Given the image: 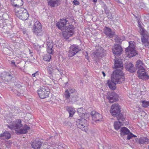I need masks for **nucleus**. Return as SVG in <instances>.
Listing matches in <instances>:
<instances>
[{
  "label": "nucleus",
  "mask_w": 149,
  "mask_h": 149,
  "mask_svg": "<svg viewBox=\"0 0 149 149\" xmlns=\"http://www.w3.org/2000/svg\"><path fill=\"white\" fill-rule=\"evenodd\" d=\"M124 74L120 69L115 70L111 74V81H108V85L109 88L112 90L116 89V85L117 84H120L125 81Z\"/></svg>",
  "instance_id": "f257e3e1"
},
{
  "label": "nucleus",
  "mask_w": 149,
  "mask_h": 149,
  "mask_svg": "<svg viewBox=\"0 0 149 149\" xmlns=\"http://www.w3.org/2000/svg\"><path fill=\"white\" fill-rule=\"evenodd\" d=\"M22 121L20 119H17L15 121H13L8 125V127L12 130H15L17 134L26 133L30 129V127L25 124L22 127Z\"/></svg>",
  "instance_id": "f03ea898"
},
{
  "label": "nucleus",
  "mask_w": 149,
  "mask_h": 149,
  "mask_svg": "<svg viewBox=\"0 0 149 149\" xmlns=\"http://www.w3.org/2000/svg\"><path fill=\"white\" fill-rule=\"evenodd\" d=\"M121 107L118 103H114L112 105L111 107L110 112L111 115L114 117L117 116V120L121 118V120L124 121L125 118L121 113Z\"/></svg>",
  "instance_id": "7ed1b4c3"
},
{
  "label": "nucleus",
  "mask_w": 149,
  "mask_h": 149,
  "mask_svg": "<svg viewBox=\"0 0 149 149\" xmlns=\"http://www.w3.org/2000/svg\"><path fill=\"white\" fill-rule=\"evenodd\" d=\"M16 16L22 20L27 19L29 17V14L26 10L24 8L19 7L15 9Z\"/></svg>",
  "instance_id": "20e7f679"
},
{
  "label": "nucleus",
  "mask_w": 149,
  "mask_h": 149,
  "mask_svg": "<svg viewBox=\"0 0 149 149\" xmlns=\"http://www.w3.org/2000/svg\"><path fill=\"white\" fill-rule=\"evenodd\" d=\"M129 46L125 48V51L126 54L129 57L131 58L137 54L135 50V43L133 41L129 42Z\"/></svg>",
  "instance_id": "39448f33"
},
{
  "label": "nucleus",
  "mask_w": 149,
  "mask_h": 149,
  "mask_svg": "<svg viewBox=\"0 0 149 149\" xmlns=\"http://www.w3.org/2000/svg\"><path fill=\"white\" fill-rule=\"evenodd\" d=\"M76 125L78 127L86 132L88 130L87 121L83 118L79 119L76 121Z\"/></svg>",
  "instance_id": "423d86ee"
},
{
  "label": "nucleus",
  "mask_w": 149,
  "mask_h": 149,
  "mask_svg": "<svg viewBox=\"0 0 149 149\" xmlns=\"http://www.w3.org/2000/svg\"><path fill=\"white\" fill-rule=\"evenodd\" d=\"M37 93L40 98L44 99L48 96L50 90L47 87L43 86L38 89Z\"/></svg>",
  "instance_id": "0eeeda50"
},
{
  "label": "nucleus",
  "mask_w": 149,
  "mask_h": 149,
  "mask_svg": "<svg viewBox=\"0 0 149 149\" xmlns=\"http://www.w3.org/2000/svg\"><path fill=\"white\" fill-rule=\"evenodd\" d=\"M142 34L141 40L143 45L146 48L149 49V34L143 29H142Z\"/></svg>",
  "instance_id": "6e6552de"
},
{
  "label": "nucleus",
  "mask_w": 149,
  "mask_h": 149,
  "mask_svg": "<svg viewBox=\"0 0 149 149\" xmlns=\"http://www.w3.org/2000/svg\"><path fill=\"white\" fill-rule=\"evenodd\" d=\"M118 95L113 91L108 92L107 97L110 103H113L118 100Z\"/></svg>",
  "instance_id": "1a4fd4ad"
},
{
  "label": "nucleus",
  "mask_w": 149,
  "mask_h": 149,
  "mask_svg": "<svg viewBox=\"0 0 149 149\" xmlns=\"http://www.w3.org/2000/svg\"><path fill=\"white\" fill-rule=\"evenodd\" d=\"M42 27L41 24L38 21H37L34 24L33 32L37 35H41L40 33L42 31Z\"/></svg>",
  "instance_id": "9d476101"
},
{
  "label": "nucleus",
  "mask_w": 149,
  "mask_h": 149,
  "mask_svg": "<svg viewBox=\"0 0 149 149\" xmlns=\"http://www.w3.org/2000/svg\"><path fill=\"white\" fill-rule=\"evenodd\" d=\"M14 75L11 72H9L6 71L2 72L1 74V77L3 80L8 81L14 78Z\"/></svg>",
  "instance_id": "9b49d317"
},
{
  "label": "nucleus",
  "mask_w": 149,
  "mask_h": 149,
  "mask_svg": "<svg viewBox=\"0 0 149 149\" xmlns=\"http://www.w3.org/2000/svg\"><path fill=\"white\" fill-rule=\"evenodd\" d=\"M81 50L80 49L77 45H74L70 48L68 56L69 57H72Z\"/></svg>",
  "instance_id": "f8f14e48"
},
{
  "label": "nucleus",
  "mask_w": 149,
  "mask_h": 149,
  "mask_svg": "<svg viewBox=\"0 0 149 149\" xmlns=\"http://www.w3.org/2000/svg\"><path fill=\"white\" fill-rule=\"evenodd\" d=\"M91 114L92 119L96 123H98L99 122L102 120V116L97 112L93 111L91 112Z\"/></svg>",
  "instance_id": "ddd939ff"
},
{
  "label": "nucleus",
  "mask_w": 149,
  "mask_h": 149,
  "mask_svg": "<svg viewBox=\"0 0 149 149\" xmlns=\"http://www.w3.org/2000/svg\"><path fill=\"white\" fill-rule=\"evenodd\" d=\"M42 142L38 138L32 141L31 143L32 147L34 149H40Z\"/></svg>",
  "instance_id": "4468645a"
},
{
  "label": "nucleus",
  "mask_w": 149,
  "mask_h": 149,
  "mask_svg": "<svg viewBox=\"0 0 149 149\" xmlns=\"http://www.w3.org/2000/svg\"><path fill=\"white\" fill-rule=\"evenodd\" d=\"M104 32L107 37L110 38H112L115 34L114 31H112L111 29L108 26H105L103 29Z\"/></svg>",
  "instance_id": "2eb2a0df"
},
{
  "label": "nucleus",
  "mask_w": 149,
  "mask_h": 149,
  "mask_svg": "<svg viewBox=\"0 0 149 149\" xmlns=\"http://www.w3.org/2000/svg\"><path fill=\"white\" fill-rule=\"evenodd\" d=\"M122 49L119 44L115 45L114 48L112 49L113 53L116 56L120 55L122 52Z\"/></svg>",
  "instance_id": "dca6fc26"
},
{
  "label": "nucleus",
  "mask_w": 149,
  "mask_h": 149,
  "mask_svg": "<svg viewBox=\"0 0 149 149\" xmlns=\"http://www.w3.org/2000/svg\"><path fill=\"white\" fill-rule=\"evenodd\" d=\"M145 70L143 71H137V76L140 79L143 80H148L149 78L148 74L145 72Z\"/></svg>",
  "instance_id": "f3484780"
},
{
  "label": "nucleus",
  "mask_w": 149,
  "mask_h": 149,
  "mask_svg": "<svg viewBox=\"0 0 149 149\" xmlns=\"http://www.w3.org/2000/svg\"><path fill=\"white\" fill-rule=\"evenodd\" d=\"M125 68L127 70L131 73H134L136 70L133 65L130 62H128L125 63Z\"/></svg>",
  "instance_id": "a211bd4d"
},
{
  "label": "nucleus",
  "mask_w": 149,
  "mask_h": 149,
  "mask_svg": "<svg viewBox=\"0 0 149 149\" xmlns=\"http://www.w3.org/2000/svg\"><path fill=\"white\" fill-rule=\"evenodd\" d=\"M136 67L135 68L136 70H137V71H143L144 70H145L143 64L141 60H139L137 61Z\"/></svg>",
  "instance_id": "6ab92c4d"
},
{
  "label": "nucleus",
  "mask_w": 149,
  "mask_h": 149,
  "mask_svg": "<svg viewBox=\"0 0 149 149\" xmlns=\"http://www.w3.org/2000/svg\"><path fill=\"white\" fill-rule=\"evenodd\" d=\"M114 60L115 68H120L121 69H123V64L121 59L115 58Z\"/></svg>",
  "instance_id": "aec40b11"
},
{
  "label": "nucleus",
  "mask_w": 149,
  "mask_h": 149,
  "mask_svg": "<svg viewBox=\"0 0 149 149\" xmlns=\"http://www.w3.org/2000/svg\"><path fill=\"white\" fill-rule=\"evenodd\" d=\"M53 44L52 41H48L47 43V52L49 54H52L53 50L52 48Z\"/></svg>",
  "instance_id": "412c9836"
},
{
  "label": "nucleus",
  "mask_w": 149,
  "mask_h": 149,
  "mask_svg": "<svg viewBox=\"0 0 149 149\" xmlns=\"http://www.w3.org/2000/svg\"><path fill=\"white\" fill-rule=\"evenodd\" d=\"M14 2L12 5L16 8L20 7L23 4V1L22 0H14Z\"/></svg>",
  "instance_id": "4be33fe9"
},
{
  "label": "nucleus",
  "mask_w": 149,
  "mask_h": 149,
  "mask_svg": "<svg viewBox=\"0 0 149 149\" xmlns=\"http://www.w3.org/2000/svg\"><path fill=\"white\" fill-rule=\"evenodd\" d=\"M118 121V122L116 121L114 123V126L115 129L118 130L120 129V126L123 125V121L121 120V118H120L119 120H117Z\"/></svg>",
  "instance_id": "5701e85b"
},
{
  "label": "nucleus",
  "mask_w": 149,
  "mask_h": 149,
  "mask_svg": "<svg viewBox=\"0 0 149 149\" xmlns=\"http://www.w3.org/2000/svg\"><path fill=\"white\" fill-rule=\"evenodd\" d=\"M121 136L122 137L125 135H127L130 133V131L125 127L121 128L120 130Z\"/></svg>",
  "instance_id": "b1692460"
},
{
  "label": "nucleus",
  "mask_w": 149,
  "mask_h": 149,
  "mask_svg": "<svg viewBox=\"0 0 149 149\" xmlns=\"http://www.w3.org/2000/svg\"><path fill=\"white\" fill-rule=\"evenodd\" d=\"M74 29L75 28L74 26L71 24L69 25L66 27V31L69 33L72 34V35L74 33Z\"/></svg>",
  "instance_id": "393cba45"
},
{
  "label": "nucleus",
  "mask_w": 149,
  "mask_h": 149,
  "mask_svg": "<svg viewBox=\"0 0 149 149\" xmlns=\"http://www.w3.org/2000/svg\"><path fill=\"white\" fill-rule=\"evenodd\" d=\"M0 137H2L3 139H9L11 137L10 133L7 131H5L4 132L0 134Z\"/></svg>",
  "instance_id": "a878e982"
},
{
  "label": "nucleus",
  "mask_w": 149,
  "mask_h": 149,
  "mask_svg": "<svg viewBox=\"0 0 149 149\" xmlns=\"http://www.w3.org/2000/svg\"><path fill=\"white\" fill-rule=\"evenodd\" d=\"M66 109L69 113V116L72 117L75 112L74 109L71 107L68 106L66 107Z\"/></svg>",
  "instance_id": "bb28decb"
},
{
  "label": "nucleus",
  "mask_w": 149,
  "mask_h": 149,
  "mask_svg": "<svg viewBox=\"0 0 149 149\" xmlns=\"http://www.w3.org/2000/svg\"><path fill=\"white\" fill-rule=\"evenodd\" d=\"M139 143L140 144H146L149 142V139L146 137H142L139 139Z\"/></svg>",
  "instance_id": "cd10ccee"
},
{
  "label": "nucleus",
  "mask_w": 149,
  "mask_h": 149,
  "mask_svg": "<svg viewBox=\"0 0 149 149\" xmlns=\"http://www.w3.org/2000/svg\"><path fill=\"white\" fill-rule=\"evenodd\" d=\"M78 99L77 94H74L73 95H70L69 98V101L71 102H74L76 101Z\"/></svg>",
  "instance_id": "c85d7f7f"
},
{
  "label": "nucleus",
  "mask_w": 149,
  "mask_h": 149,
  "mask_svg": "<svg viewBox=\"0 0 149 149\" xmlns=\"http://www.w3.org/2000/svg\"><path fill=\"white\" fill-rule=\"evenodd\" d=\"M60 2L59 0H50L48 2V5L51 7H54L58 2Z\"/></svg>",
  "instance_id": "c756f323"
},
{
  "label": "nucleus",
  "mask_w": 149,
  "mask_h": 149,
  "mask_svg": "<svg viewBox=\"0 0 149 149\" xmlns=\"http://www.w3.org/2000/svg\"><path fill=\"white\" fill-rule=\"evenodd\" d=\"M62 33L64 38L66 39H68L70 37L72 36V34L69 33L66 30L62 32Z\"/></svg>",
  "instance_id": "7c9ffc66"
},
{
  "label": "nucleus",
  "mask_w": 149,
  "mask_h": 149,
  "mask_svg": "<svg viewBox=\"0 0 149 149\" xmlns=\"http://www.w3.org/2000/svg\"><path fill=\"white\" fill-rule=\"evenodd\" d=\"M85 111V109L82 107L78 108L77 110L78 113L80 117L82 115V114L84 113Z\"/></svg>",
  "instance_id": "2f4dec72"
},
{
  "label": "nucleus",
  "mask_w": 149,
  "mask_h": 149,
  "mask_svg": "<svg viewBox=\"0 0 149 149\" xmlns=\"http://www.w3.org/2000/svg\"><path fill=\"white\" fill-rule=\"evenodd\" d=\"M51 58V56L50 54L45 55L43 57V60L45 61H49Z\"/></svg>",
  "instance_id": "473e14b6"
},
{
  "label": "nucleus",
  "mask_w": 149,
  "mask_h": 149,
  "mask_svg": "<svg viewBox=\"0 0 149 149\" xmlns=\"http://www.w3.org/2000/svg\"><path fill=\"white\" fill-rule=\"evenodd\" d=\"M115 41L118 43H120L123 40V38L122 37L117 36L115 38Z\"/></svg>",
  "instance_id": "72a5a7b5"
},
{
  "label": "nucleus",
  "mask_w": 149,
  "mask_h": 149,
  "mask_svg": "<svg viewBox=\"0 0 149 149\" xmlns=\"http://www.w3.org/2000/svg\"><path fill=\"white\" fill-rule=\"evenodd\" d=\"M64 95L65 97V98L67 99H69L70 96V92H69V91L67 89L65 90V93H64Z\"/></svg>",
  "instance_id": "f704fd0d"
},
{
  "label": "nucleus",
  "mask_w": 149,
  "mask_h": 149,
  "mask_svg": "<svg viewBox=\"0 0 149 149\" xmlns=\"http://www.w3.org/2000/svg\"><path fill=\"white\" fill-rule=\"evenodd\" d=\"M47 69L48 71V72L49 74L52 75L53 73L54 72V70L53 69L51 68L49 66H48L47 67Z\"/></svg>",
  "instance_id": "c9c22d12"
},
{
  "label": "nucleus",
  "mask_w": 149,
  "mask_h": 149,
  "mask_svg": "<svg viewBox=\"0 0 149 149\" xmlns=\"http://www.w3.org/2000/svg\"><path fill=\"white\" fill-rule=\"evenodd\" d=\"M69 92L70 95H73L74 94H77V91L74 89L70 88L69 89Z\"/></svg>",
  "instance_id": "e433bc0d"
},
{
  "label": "nucleus",
  "mask_w": 149,
  "mask_h": 149,
  "mask_svg": "<svg viewBox=\"0 0 149 149\" xmlns=\"http://www.w3.org/2000/svg\"><path fill=\"white\" fill-rule=\"evenodd\" d=\"M61 23L60 22H58L56 23V26L59 29L62 30L63 29V27L64 26L63 25H62V24H61Z\"/></svg>",
  "instance_id": "4c0bfd02"
},
{
  "label": "nucleus",
  "mask_w": 149,
  "mask_h": 149,
  "mask_svg": "<svg viewBox=\"0 0 149 149\" xmlns=\"http://www.w3.org/2000/svg\"><path fill=\"white\" fill-rule=\"evenodd\" d=\"M89 114L86 113L85 112L83 114H82V115H81V118L83 119H85L86 120L89 117Z\"/></svg>",
  "instance_id": "58836bf2"
},
{
  "label": "nucleus",
  "mask_w": 149,
  "mask_h": 149,
  "mask_svg": "<svg viewBox=\"0 0 149 149\" xmlns=\"http://www.w3.org/2000/svg\"><path fill=\"white\" fill-rule=\"evenodd\" d=\"M127 135V140L130 139L132 138L136 137V136L133 134L132 133H130Z\"/></svg>",
  "instance_id": "ea45409f"
},
{
  "label": "nucleus",
  "mask_w": 149,
  "mask_h": 149,
  "mask_svg": "<svg viewBox=\"0 0 149 149\" xmlns=\"http://www.w3.org/2000/svg\"><path fill=\"white\" fill-rule=\"evenodd\" d=\"M68 22V21L65 19H61V24H62V25H63L64 26L66 25V23Z\"/></svg>",
  "instance_id": "a19ab883"
},
{
  "label": "nucleus",
  "mask_w": 149,
  "mask_h": 149,
  "mask_svg": "<svg viewBox=\"0 0 149 149\" xmlns=\"http://www.w3.org/2000/svg\"><path fill=\"white\" fill-rule=\"evenodd\" d=\"M142 106L143 107H146L149 106V102L145 101H143L142 102Z\"/></svg>",
  "instance_id": "79ce46f5"
},
{
  "label": "nucleus",
  "mask_w": 149,
  "mask_h": 149,
  "mask_svg": "<svg viewBox=\"0 0 149 149\" xmlns=\"http://www.w3.org/2000/svg\"><path fill=\"white\" fill-rule=\"evenodd\" d=\"M49 66L51 68L53 69V70L57 68V66L56 64L53 63L52 64L49 65Z\"/></svg>",
  "instance_id": "37998d69"
},
{
  "label": "nucleus",
  "mask_w": 149,
  "mask_h": 149,
  "mask_svg": "<svg viewBox=\"0 0 149 149\" xmlns=\"http://www.w3.org/2000/svg\"><path fill=\"white\" fill-rule=\"evenodd\" d=\"M106 14L107 15V17L111 19L113 18L112 14L110 12H108L107 11H106Z\"/></svg>",
  "instance_id": "c03bdc74"
},
{
  "label": "nucleus",
  "mask_w": 149,
  "mask_h": 149,
  "mask_svg": "<svg viewBox=\"0 0 149 149\" xmlns=\"http://www.w3.org/2000/svg\"><path fill=\"white\" fill-rule=\"evenodd\" d=\"M139 8L141 9H143L145 7V5L144 4L142 3H139Z\"/></svg>",
  "instance_id": "a18cd8bd"
},
{
  "label": "nucleus",
  "mask_w": 149,
  "mask_h": 149,
  "mask_svg": "<svg viewBox=\"0 0 149 149\" xmlns=\"http://www.w3.org/2000/svg\"><path fill=\"white\" fill-rule=\"evenodd\" d=\"M15 94H17L18 96H23V94L22 93L21 94L19 92L17 91L15 92Z\"/></svg>",
  "instance_id": "49530a36"
},
{
  "label": "nucleus",
  "mask_w": 149,
  "mask_h": 149,
  "mask_svg": "<svg viewBox=\"0 0 149 149\" xmlns=\"http://www.w3.org/2000/svg\"><path fill=\"white\" fill-rule=\"evenodd\" d=\"M56 69L57 70V71L61 75H62L63 74V72L62 71L61 69L60 68H58L57 67V68H56Z\"/></svg>",
  "instance_id": "de8ad7c7"
},
{
  "label": "nucleus",
  "mask_w": 149,
  "mask_h": 149,
  "mask_svg": "<svg viewBox=\"0 0 149 149\" xmlns=\"http://www.w3.org/2000/svg\"><path fill=\"white\" fill-rule=\"evenodd\" d=\"M65 125L70 126L71 123L70 122L65 121L64 122Z\"/></svg>",
  "instance_id": "09e8293b"
},
{
  "label": "nucleus",
  "mask_w": 149,
  "mask_h": 149,
  "mask_svg": "<svg viewBox=\"0 0 149 149\" xmlns=\"http://www.w3.org/2000/svg\"><path fill=\"white\" fill-rule=\"evenodd\" d=\"M73 2L75 5H79V2L77 0H74Z\"/></svg>",
  "instance_id": "8fccbe9b"
},
{
  "label": "nucleus",
  "mask_w": 149,
  "mask_h": 149,
  "mask_svg": "<svg viewBox=\"0 0 149 149\" xmlns=\"http://www.w3.org/2000/svg\"><path fill=\"white\" fill-rule=\"evenodd\" d=\"M104 10L105 11V12L106 13V11H107L108 12H109V10L108 9V8L107 7V6L105 5L104 6Z\"/></svg>",
  "instance_id": "3c124183"
},
{
  "label": "nucleus",
  "mask_w": 149,
  "mask_h": 149,
  "mask_svg": "<svg viewBox=\"0 0 149 149\" xmlns=\"http://www.w3.org/2000/svg\"><path fill=\"white\" fill-rule=\"evenodd\" d=\"M11 65L12 66H13V67H14V66L16 67V64H15V62L14 61H12L11 62Z\"/></svg>",
  "instance_id": "603ef678"
},
{
  "label": "nucleus",
  "mask_w": 149,
  "mask_h": 149,
  "mask_svg": "<svg viewBox=\"0 0 149 149\" xmlns=\"http://www.w3.org/2000/svg\"><path fill=\"white\" fill-rule=\"evenodd\" d=\"M39 74L38 71H37L35 73L32 74V75L33 77H35L36 76L38 75Z\"/></svg>",
  "instance_id": "864d4df0"
},
{
  "label": "nucleus",
  "mask_w": 149,
  "mask_h": 149,
  "mask_svg": "<svg viewBox=\"0 0 149 149\" xmlns=\"http://www.w3.org/2000/svg\"><path fill=\"white\" fill-rule=\"evenodd\" d=\"M29 53H30V54L31 55V56H32L33 55L32 54L33 52H31L30 49H29Z\"/></svg>",
  "instance_id": "5fc2aeb1"
},
{
  "label": "nucleus",
  "mask_w": 149,
  "mask_h": 149,
  "mask_svg": "<svg viewBox=\"0 0 149 149\" xmlns=\"http://www.w3.org/2000/svg\"><path fill=\"white\" fill-rule=\"evenodd\" d=\"M85 57L87 59H88H88L89 57H88V54L86 55L85 56Z\"/></svg>",
  "instance_id": "6e6d98bb"
},
{
  "label": "nucleus",
  "mask_w": 149,
  "mask_h": 149,
  "mask_svg": "<svg viewBox=\"0 0 149 149\" xmlns=\"http://www.w3.org/2000/svg\"><path fill=\"white\" fill-rule=\"evenodd\" d=\"M12 143L10 141H9L7 142V144H9V146Z\"/></svg>",
  "instance_id": "4d7b16f0"
},
{
  "label": "nucleus",
  "mask_w": 149,
  "mask_h": 149,
  "mask_svg": "<svg viewBox=\"0 0 149 149\" xmlns=\"http://www.w3.org/2000/svg\"><path fill=\"white\" fill-rule=\"evenodd\" d=\"M44 149H55L54 148H51L50 147H49V148H44Z\"/></svg>",
  "instance_id": "13d9d810"
},
{
  "label": "nucleus",
  "mask_w": 149,
  "mask_h": 149,
  "mask_svg": "<svg viewBox=\"0 0 149 149\" xmlns=\"http://www.w3.org/2000/svg\"><path fill=\"white\" fill-rule=\"evenodd\" d=\"M102 73L103 74V76L105 77V74L104 72H102Z\"/></svg>",
  "instance_id": "bf43d9fd"
},
{
  "label": "nucleus",
  "mask_w": 149,
  "mask_h": 149,
  "mask_svg": "<svg viewBox=\"0 0 149 149\" xmlns=\"http://www.w3.org/2000/svg\"><path fill=\"white\" fill-rule=\"evenodd\" d=\"M116 1H117L118 3H122L121 2H120L119 0H116Z\"/></svg>",
  "instance_id": "052dcab7"
},
{
  "label": "nucleus",
  "mask_w": 149,
  "mask_h": 149,
  "mask_svg": "<svg viewBox=\"0 0 149 149\" xmlns=\"http://www.w3.org/2000/svg\"><path fill=\"white\" fill-rule=\"evenodd\" d=\"M23 33L24 34H25V33H26V31H23Z\"/></svg>",
  "instance_id": "680f3d73"
},
{
  "label": "nucleus",
  "mask_w": 149,
  "mask_h": 149,
  "mask_svg": "<svg viewBox=\"0 0 149 149\" xmlns=\"http://www.w3.org/2000/svg\"><path fill=\"white\" fill-rule=\"evenodd\" d=\"M94 2H96L97 1V0H93Z\"/></svg>",
  "instance_id": "e2e57ef3"
},
{
  "label": "nucleus",
  "mask_w": 149,
  "mask_h": 149,
  "mask_svg": "<svg viewBox=\"0 0 149 149\" xmlns=\"http://www.w3.org/2000/svg\"><path fill=\"white\" fill-rule=\"evenodd\" d=\"M148 149H149V146H148Z\"/></svg>",
  "instance_id": "0e129e2a"
},
{
  "label": "nucleus",
  "mask_w": 149,
  "mask_h": 149,
  "mask_svg": "<svg viewBox=\"0 0 149 149\" xmlns=\"http://www.w3.org/2000/svg\"><path fill=\"white\" fill-rule=\"evenodd\" d=\"M84 149L81 148V149Z\"/></svg>",
  "instance_id": "69168bd1"
}]
</instances>
